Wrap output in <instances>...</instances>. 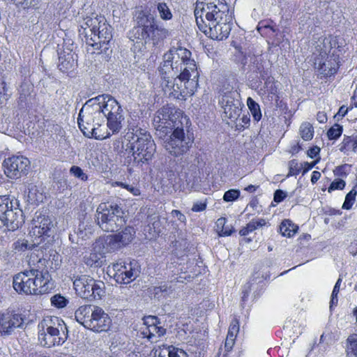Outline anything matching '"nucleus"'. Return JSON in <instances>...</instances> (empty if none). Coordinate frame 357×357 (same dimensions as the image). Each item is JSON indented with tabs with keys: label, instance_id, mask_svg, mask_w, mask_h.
I'll return each mask as SVG.
<instances>
[{
	"label": "nucleus",
	"instance_id": "f257e3e1",
	"mask_svg": "<svg viewBox=\"0 0 357 357\" xmlns=\"http://www.w3.org/2000/svg\"><path fill=\"white\" fill-rule=\"evenodd\" d=\"M191 52L185 48H171L163 56L159 68L161 86L165 94L175 98L192 96L198 86L199 73Z\"/></svg>",
	"mask_w": 357,
	"mask_h": 357
},
{
	"label": "nucleus",
	"instance_id": "f03ea898",
	"mask_svg": "<svg viewBox=\"0 0 357 357\" xmlns=\"http://www.w3.org/2000/svg\"><path fill=\"white\" fill-rule=\"evenodd\" d=\"M136 25L130 31L129 37L136 43H152L157 45L165 38L169 31L158 24L155 17L151 14L141 11L136 16Z\"/></svg>",
	"mask_w": 357,
	"mask_h": 357
},
{
	"label": "nucleus",
	"instance_id": "7ed1b4c3",
	"mask_svg": "<svg viewBox=\"0 0 357 357\" xmlns=\"http://www.w3.org/2000/svg\"><path fill=\"white\" fill-rule=\"evenodd\" d=\"M126 138L130 142V149L134 161L138 164L152 159L155 152V144L151 135L138 126H130Z\"/></svg>",
	"mask_w": 357,
	"mask_h": 357
},
{
	"label": "nucleus",
	"instance_id": "20e7f679",
	"mask_svg": "<svg viewBox=\"0 0 357 357\" xmlns=\"http://www.w3.org/2000/svg\"><path fill=\"white\" fill-rule=\"evenodd\" d=\"M188 123L189 119L181 109L169 105L159 109L153 119L156 135L161 139L177 126H188Z\"/></svg>",
	"mask_w": 357,
	"mask_h": 357
},
{
	"label": "nucleus",
	"instance_id": "39448f33",
	"mask_svg": "<svg viewBox=\"0 0 357 357\" xmlns=\"http://www.w3.org/2000/svg\"><path fill=\"white\" fill-rule=\"evenodd\" d=\"M90 102L102 115L107 118V127L112 134L119 132L122 128L124 119L122 109L117 100L109 94H102L89 99Z\"/></svg>",
	"mask_w": 357,
	"mask_h": 357
},
{
	"label": "nucleus",
	"instance_id": "423d86ee",
	"mask_svg": "<svg viewBox=\"0 0 357 357\" xmlns=\"http://www.w3.org/2000/svg\"><path fill=\"white\" fill-rule=\"evenodd\" d=\"M38 340L44 347L61 345L68 337V329L64 321L58 317H46L38 325Z\"/></svg>",
	"mask_w": 357,
	"mask_h": 357
},
{
	"label": "nucleus",
	"instance_id": "0eeeda50",
	"mask_svg": "<svg viewBox=\"0 0 357 357\" xmlns=\"http://www.w3.org/2000/svg\"><path fill=\"white\" fill-rule=\"evenodd\" d=\"M229 11L225 0H197L195 9L197 25L206 28L207 22L213 24L215 21L231 17Z\"/></svg>",
	"mask_w": 357,
	"mask_h": 357
},
{
	"label": "nucleus",
	"instance_id": "6e6552de",
	"mask_svg": "<svg viewBox=\"0 0 357 357\" xmlns=\"http://www.w3.org/2000/svg\"><path fill=\"white\" fill-rule=\"evenodd\" d=\"M102 115L87 100L79 111L77 118L79 128L83 134L88 137H94L96 139H104L109 137V132H102L101 126Z\"/></svg>",
	"mask_w": 357,
	"mask_h": 357
},
{
	"label": "nucleus",
	"instance_id": "1a4fd4ad",
	"mask_svg": "<svg viewBox=\"0 0 357 357\" xmlns=\"http://www.w3.org/2000/svg\"><path fill=\"white\" fill-rule=\"evenodd\" d=\"M75 317L84 328L98 333L107 331L112 324L110 317L101 307L91 305L80 306L75 311Z\"/></svg>",
	"mask_w": 357,
	"mask_h": 357
},
{
	"label": "nucleus",
	"instance_id": "9d476101",
	"mask_svg": "<svg viewBox=\"0 0 357 357\" xmlns=\"http://www.w3.org/2000/svg\"><path fill=\"white\" fill-rule=\"evenodd\" d=\"M96 221L102 230L110 232L119 230L126 222L122 208L113 203L99 204L96 210Z\"/></svg>",
	"mask_w": 357,
	"mask_h": 357
},
{
	"label": "nucleus",
	"instance_id": "9b49d317",
	"mask_svg": "<svg viewBox=\"0 0 357 357\" xmlns=\"http://www.w3.org/2000/svg\"><path fill=\"white\" fill-rule=\"evenodd\" d=\"M0 220L8 230L15 231L24 223L22 210L15 197L0 196Z\"/></svg>",
	"mask_w": 357,
	"mask_h": 357
},
{
	"label": "nucleus",
	"instance_id": "f8f14e48",
	"mask_svg": "<svg viewBox=\"0 0 357 357\" xmlns=\"http://www.w3.org/2000/svg\"><path fill=\"white\" fill-rule=\"evenodd\" d=\"M184 126H177L162 139L164 148L176 157L186 153L193 143V137L185 135Z\"/></svg>",
	"mask_w": 357,
	"mask_h": 357
},
{
	"label": "nucleus",
	"instance_id": "ddd939ff",
	"mask_svg": "<svg viewBox=\"0 0 357 357\" xmlns=\"http://www.w3.org/2000/svg\"><path fill=\"white\" fill-rule=\"evenodd\" d=\"M238 93L236 91H230L222 95L220 102L224 110L223 119H228L227 123H235L240 116L243 105L238 99Z\"/></svg>",
	"mask_w": 357,
	"mask_h": 357
},
{
	"label": "nucleus",
	"instance_id": "4468645a",
	"mask_svg": "<svg viewBox=\"0 0 357 357\" xmlns=\"http://www.w3.org/2000/svg\"><path fill=\"white\" fill-rule=\"evenodd\" d=\"M136 264L134 261L126 264L124 261H120L109 265L107 267L108 273L112 274L116 282L127 284L137 275L138 271L133 268Z\"/></svg>",
	"mask_w": 357,
	"mask_h": 357
},
{
	"label": "nucleus",
	"instance_id": "2eb2a0df",
	"mask_svg": "<svg viewBox=\"0 0 357 357\" xmlns=\"http://www.w3.org/2000/svg\"><path fill=\"white\" fill-rule=\"evenodd\" d=\"M53 228L54 222L50 217L36 213L31 221L29 233L36 239L40 238L50 236Z\"/></svg>",
	"mask_w": 357,
	"mask_h": 357
},
{
	"label": "nucleus",
	"instance_id": "dca6fc26",
	"mask_svg": "<svg viewBox=\"0 0 357 357\" xmlns=\"http://www.w3.org/2000/svg\"><path fill=\"white\" fill-rule=\"evenodd\" d=\"M30 165L29 159L22 155H13L3 161L4 172L10 178L20 177Z\"/></svg>",
	"mask_w": 357,
	"mask_h": 357
},
{
	"label": "nucleus",
	"instance_id": "f3484780",
	"mask_svg": "<svg viewBox=\"0 0 357 357\" xmlns=\"http://www.w3.org/2000/svg\"><path fill=\"white\" fill-rule=\"evenodd\" d=\"M231 17L222 19V20L215 21L213 24L210 22L206 23V28L198 26L199 29L206 36L213 40H222L227 38L230 31V26L228 24Z\"/></svg>",
	"mask_w": 357,
	"mask_h": 357
},
{
	"label": "nucleus",
	"instance_id": "a211bd4d",
	"mask_svg": "<svg viewBox=\"0 0 357 357\" xmlns=\"http://www.w3.org/2000/svg\"><path fill=\"white\" fill-rule=\"evenodd\" d=\"M24 318L21 314L7 310L0 313V333L2 335H10L15 328L22 326Z\"/></svg>",
	"mask_w": 357,
	"mask_h": 357
},
{
	"label": "nucleus",
	"instance_id": "6ab92c4d",
	"mask_svg": "<svg viewBox=\"0 0 357 357\" xmlns=\"http://www.w3.org/2000/svg\"><path fill=\"white\" fill-rule=\"evenodd\" d=\"M105 18L102 15H93L86 17L84 19L83 23L80 25L81 29L79 30L81 35H84L86 43L88 39L93 42H96V32L100 29V26L105 22Z\"/></svg>",
	"mask_w": 357,
	"mask_h": 357
},
{
	"label": "nucleus",
	"instance_id": "aec40b11",
	"mask_svg": "<svg viewBox=\"0 0 357 357\" xmlns=\"http://www.w3.org/2000/svg\"><path fill=\"white\" fill-rule=\"evenodd\" d=\"M109 252H111V248L106 245L103 238H100L93 244L92 252L84 257V262L89 266H101L104 255Z\"/></svg>",
	"mask_w": 357,
	"mask_h": 357
},
{
	"label": "nucleus",
	"instance_id": "412c9836",
	"mask_svg": "<svg viewBox=\"0 0 357 357\" xmlns=\"http://www.w3.org/2000/svg\"><path fill=\"white\" fill-rule=\"evenodd\" d=\"M135 231L131 227H126L121 232L115 235L107 236L103 238L106 245L111 248V251L118 248L122 245H125L130 243L135 236Z\"/></svg>",
	"mask_w": 357,
	"mask_h": 357
},
{
	"label": "nucleus",
	"instance_id": "4be33fe9",
	"mask_svg": "<svg viewBox=\"0 0 357 357\" xmlns=\"http://www.w3.org/2000/svg\"><path fill=\"white\" fill-rule=\"evenodd\" d=\"M74 290H102L105 289V284L102 281H96L93 278L82 275L73 282Z\"/></svg>",
	"mask_w": 357,
	"mask_h": 357
},
{
	"label": "nucleus",
	"instance_id": "5701e85b",
	"mask_svg": "<svg viewBox=\"0 0 357 357\" xmlns=\"http://www.w3.org/2000/svg\"><path fill=\"white\" fill-rule=\"evenodd\" d=\"M14 290H32L34 281L30 271L20 272L14 275L13 280Z\"/></svg>",
	"mask_w": 357,
	"mask_h": 357
},
{
	"label": "nucleus",
	"instance_id": "b1692460",
	"mask_svg": "<svg viewBox=\"0 0 357 357\" xmlns=\"http://www.w3.org/2000/svg\"><path fill=\"white\" fill-rule=\"evenodd\" d=\"M239 332V322L237 319H234L229 327L228 333L225 340V347L227 351L231 350L236 337Z\"/></svg>",
	"mask_w": 357,
	"mask_h": 357
},
{
	"label": "nucleus",
	"instance_id": "393cba45",
	"mask_svg": "<svg viewBox=\"0 0 357 357\" xmlns=\"http://www.w3.org/2000/svg\"><path fill=\"white\" fill-rule=\"evenodd\" d=\"M31 274L32 275L33 280L34 281V286L32 290H38V289H41L45 287V290H48L49 289H52V284L49 281V276L43 275L41 273L39 274L38 270L31 269Z\"/></svg>",
	"mask_w": 357,
	"mask_h": 357
},
{
	"label": "nucleus",
	"instance_id": "a878e982",
	"mask_svg": "<svg viewBox=\"0 0 357 357\" xmlns=\"http://www.w3.org/2000/svg\"><path fill=\"white\" fill-rule=\"evenodd\" d=\"M340 151L344 153L357 152V135L344 136L342 142L340 144Z\"/></svg>",
	"mask_w": 357,
	"mask_h": 357
},
{
	"label": "nucleus",
	"instance_id": "bb28decb",
	"mask_svg": "<svg viewBox=\"0 0 357 357\" xmlns=\"http://www.w3.org/2000/svg\"><path fill=\"white\" fill-rule=\"evenodd\" d=\"M112 38V27L105 22L96 32V43L98 40L100 44H107Z\"/></svg>",
	"mask_w": 357,
	"mask_h": 357
},
{
	"label": "nucleus",
	"instance_id": "cd10ccee",
	"mask_svg": "<svg viewBox=\"0 0 357 357\" xmlns=\"http://www.w3.org/2000/svg\"><path fill=\"white\" fill-rule=\"evenodd\" d=\"M298 227L289 220H283L280 225V233L288 238L293 236L298 231Z\"/></svg>",
	"mask_w": 357,
	"mask_h": 357
},
{
	"label": "nucleus",
	"instance_id": "c85d7f7f",
	"mask_svg": "<svg viewBox=\"0 0 357 357\" xmlns=\"http://www.w3.org/2000/svg\"><path fill=\"white\" fill-rule=\"evenodd\" d=\"M155 6L157 8L160 17L162 20L167 21L172 19V13L166 3L162 1H155Z\"/></svg>",
	"mask_w": 357,
	"mask_h": 357
},
{
	"label": "nucleus",
	"instance_id": "c756f323",
	"mask_svg": "<svg viewBox=\"0 0 357 357\" xmlns=\"http://www.w3.org/2000/svg\"><path fill=\"white\" fill-rule=\"evenodd\" d=\"M216 230L220 236H228L232 233V228L227 225V220L225 218L218 219L215 222Z\"/></svg>",
	"mask_w": 357,
	"mask_h": 357
},
{
	"label": "nucleus",
	"instance_id": "7c9ffc66",
	"mask_svg": "<svg viewBox=\"0 0 357 357\" xmlns=\"http://www.w3.org/2000/svg\"><path fill=\"white\" fill-rule=\"evenodd\" d=\"M347 357H357V334H351L347 338Z\"/></svg>",
	"mask_w": 357,
	"mask_h": 357
},
{
	"label": "nucleus",
	"instance_id": "2f4dec72",
	"mask_svg": "<svg viewBox=\"0 0 357 357\" xmlns=\"http://www.w3.org/2000/svg\"><path fill=\"white\" fill-rule=\"evenodd\" d=\"M299 134L303 140H311L314 135V128L310 123L303 122L300 126Z\"/></svg>",
	"mask_w": 357,
	"mask_h": 357
},
{
	"label": "nucleus",
	"instance_id": "473e14b6",
	"mask_svg": "<svg viewBox=\"0 0 357 357\" xmlns=\"http://www.w3.org/2000/svg\"><path fill=\"white\" fill-rule=\"evenodd\" d=\"M105 291H77V296L88 302H92L101 300L105 296Z\"/></svg>",
	"mask_w": 357,
	"mask_h": 357
},
{
	"label": "nucleus",
	"instance_id": "72a5a7b5",
	"mask_svg": "<svg viewBox=\"0 0 357 357\" xmlns=\"http://www.w3.org/2000/svg\"><path fill=\"white\" fill-rule=\"evenodd\" d=\"M247 105L254 119L257 121H259L261 118V113L259 104L257 103L252 98H248L247 100Z\"/></svg>",
	"mask_w": 357,
	"mask_h": 357
},
{
	"label": "nucleus",
	"instance_id": "f704fd0d",
	"mask_svg": "<svg viewBox=\"0 0 357 357\" xmlns=\"http://www.w3.org/2000/svg\"><path fill=\"white\" fill-rule=\"evenodd\" d=\"M263 62L261 55L255 56L252 61V69L261 76H264L265 74V68Z\"/></svg>",
	"mask_w": 357,
	"mask_h": 357
},
{
	"label": "nucleus",
	"instance_id": "c9c22d12",
	"mask_svg": "<svg viewBox=\"0 0 357 357\" xmlns=\"http://www.w3.org/2000/svg\"><path fill=\"white\" fill-rule=\"evenodd\" d=\"M357 186L354 188L345 197L344 202L342 204V208L349 210L351 208L357 195Z\"/></svg>",
	"mask_w": 357,
	"mask_h": 357
},
{
	"label": "nucleus",
	"instance_id": "e433bc0d",
	"mask_svg": "<svg viewBox=\"0 0 357 357\" xmlns=\"http://www.w3.org/2000/svg\"><path fill=\"white\" fill-rule=\"evenodd\" d=\"M68 303V299L60 294H57L51 298L52 305L57 308H63L66 307Z\"/></svg>",
	"mask_w": 357,
	"mask_h": 357
},
{
	"label": "nucleus",
	"instance_id": "4c0bfd02",
	"mask_svg": "<svg viewBox=\"0 0 357 357\" xmlns=\"http://www.w3.org/2000/svg\"><path fill=\"white\" fill-rule=\"evenodd\" d=\"M343 131L342 126L339 124H335L327 132V136L329 139H337L339 138Z\"/></svg>",
	"mask_w": 357,
	"mask_h": 357
},
{
	"label": "nucleus",
	"instance_id": "58836bf2",
	"mask_svg": "<svg viewBox=\"0 0 357 357\" xmlns=\"http://www.w3.org/2000/svg\"><path fill=\"white\" fill-rule=\"evenodd\" d=\"M148 330L149 333L148 335L149 339H151V337L154 336L155 334H157L158 337H161L166 332L165 328L161 326H158L157 324L153 326H149Z\"/></svg>",
	"mask_w": 357,
	"mask_h": 357
},
{
	"label": "nucleus",
	"instance_id": "ea45409f",
	"mask_svg": "<svg viewBox=\"0 0 357 357\" xmlns=\"http://www.w3.org/2000/svg\"><path fill=\"white\" fill-rule=\"evenodd\" d=\"M249 228L250 230L252 231L259 229L264 226H266L267 225V222L265 219L263 218H257V219H253L249 223Z\"/></svg>",
	"mask_w": 357,
	"mask_h": 357
},
{
	"label": "nucleus",
	"instance_id": "a19ab883",
	"mask_svg": "<svg viewBox=\"0 0 357 357\" xmlns=\"http://www.w3.org/2000/svg\"><path fill=\"white\" fill-rule=\"evenodd\" d=\"M240 196V191L238 190H229L227 192H225L223 196V199L225 202H233L236 199H237Z\"/></svg>",
	"mask_w": 357,
	"mask_h": 357
},
{
	"label": "nucleus",
	"instance_id": "79ce46f5",
	"mask_svg": "<svg viewBox=\"0 0 357 357\" xmlns=\"http://www.w3.org/2000/svg\"><path fill=\"white\" fill-rule=\"evenodd\" d=\"M70 172L75 177L81 179L82 181H86L88 178L87 175L83 172V170L77 166H73Z\"/></svg>",
	"mask_w": 357,
	"mask_h": 357
},
{
	"label": "nucleus",
	"instance_id": "37998d69",
	"mask_svg": "<svg viewBox=\"0 0 357 357\" xmlns=\"http://www.w3.org/2000/svg\"><path fill=\"white\" fill-rule=\"evenodd\" d=\"M169 352V357H188V354L183 349L174 347L173 346H168Z\"/></svg>",
	"mask_w": 357,
	"mask_h": 357
},
{
	"label": "nucleus",
	"instance_id": "c03bdc74",
	"mask_svg": "<svg viewBox=\"0 0 357 357\" xmlns=\"http://www.w3.org/2000/svg\"><path fill=\"white\" fill-rule=\"evenodd\" d=\"M301 166L298 165L297 160H291L289 162V174L288 176L297 175L301 171Z\"/></svg>",
	"mask_w": 357,
	"mask_h": 357
},
{
	"label": "nucleus",
	"instance_id": "a18cd8bd",
	"mask_svg": "<svg viewBox=\"0 0 357 357\" xmlns=\"http://www.w3.org/2000/svg\"><path fill=\"white\" fill-rule=\"evenodd\" d=\"M113 185L121 186V187L126 189L128 191H129L130 193H132L135 196H138L140 195V190L137 188H135L132 185L126 184L122 182H118V181L115 182L113 184Z\"/></svg>",
	"mask_w": 357,
	"mask_h": 357
},
{
	"label": "nucleus",
	"instance_id": "49530a36",
	"mask_svg": "<svg viewBox=\"0 0 357 357\" xmlns=\"http://www.w3.org/2000/svg\"><path fill=\"white\" fill-rule=\"evenodd\" d=\"M345 181L342 179H336L333 181L328 188V192H331L336 190H342L345 187Z\"/></svg>",
	"mask_w": 357,
	"mask_h": 357
},
{
	"label": "nucleus",
	"instance_id": "de8ad7c7",
	"mask_svg": "<svg viewBox=\"0 0 357 357\" xmlns=\"http://www.w3.org/2000/svg\"><path fill=\"white\" fill-rule=\"evenodd\" d=\"M70 59H73V56L72 55H68V59H64L63 56H62L61 55L59 56V66L60 67V69L61 70H68L69 68H70L72 66L70 62Z\"/></svg>",
	"mask_w": 357,
	"mask_h": 357
},
{
	"label": "nucleus",
	"instance_id": "09e8293b",
	"mask_svg": "<svg viewBox=\"0 0 357 357\" xmlns=\"http://www.w3.org/2000/svg\"><path fill=\"white\" fill-rule=\"evenodd\" d=\"M15 249L19 252L30 249V245L26 240H19L15 243Z\"/></svg>",
	"mask_w": 357,
	"mask_h": 357
},
{
	"label": "nucleus",
	"instance_id": "8fccbe9b",
	"mask_svg": "<svg viewBox=\"0 0 357 357\" xmlns=\"http://www.w3.org/2000/svg\"><path fill=\"white\" fill-rule=\"evenodd\" d=\"M250 123V117L248 115H243L240 119L239 122L236 123V128L237 130H242L245 127L249 126Z\"/></svg>",
	"mask_w": 357,
	"mask_h": 357
},
{
	"label": "nucleus",
	"instance_id": "3c124183",
	"mask_svg": "<svg viewBox=\"0 0 357 357\" xmlns=\"http://www.w3.org/2000/svg\"><path fill=\"white\" fill-rule=\"evenodd\" d=\"M287 197V192L282 190H277L274 192L273 199L275 202L280 203L282 202L284 198Z\"/></svg>",
	"mask_w": 357,
	"mask_h": 357
},
{
	"label": "nucleus",
	"instance_id": "603ef678",
	"mask_svg": "<svg viewBox=\"0 0 357 357\" xmlns=\"http://www.w3.org/2000/svg\"><path fill=\"white\" fill-rule=\"evenodd\" d=\"M155 356L154 357H169V352L167 347H163V348H160L158 350H155Z\"/></svg>",
	"mask_w": 357,
	"mask_h": 357
},
{
	"label": "nucleus",
	"instance_id": "864d4df0",
	"mask_svg": "<svg viewBox=\"0 0 357 357\" xmlns=\"http://www.w3.org/2000/svg\"><path fill=\"white\" fill-rule=\"evenodd\" d=\"M206 204L204 202H196L193 204L192 211L194 212H200L206 209Z\"/></svg>",
	"mask_w": 357,
	"mask_h": 357
},
{
	"label": "nucleus",
	"instance_id": "5fc2aeb1",
	"mask_svg": "<svg viewBox=\"0 0 357 357\" xmlns=\"http://www.w3.org/2000/svg\"><path fill=\"white\" fill-rule=\"evenodd\" d=\"M158 323V318L155 316H149L145 319V324H149V326H153Z\"/></svg>",
	"mask_w": 357,
	"mask_h": 357
},
{
	"label": "nucleus",
	"instance_id": "6e6d98bb",
	"mask_svg": "<svg viewBox=\"0 0 357 357\" xmlns=\"http://www.w3.org/2000/svg\"><path fill=\"white\" fill-rule=\"evenodd\" d=\"M320 151V149L318 146H314L308 150L307 155L311 158L316 157Z\"/></svg>",
	"mask_w": 357,
	"mask_h": 357
},
{
	"label": "nucleus",
	"instance_id": "4d7b16f0",
	"mask_svg": "<svg viewBox=\"0 0 357 357\" xmlns=\"http://www.w3.org/2000/svg\"><path fill=\"white\" fill-rule=\"evenodd\" d=\"M314 165L315 162L309 163L307 162L301 164V167L303 168V174H304L305 173L310 170L314 167Z\"/></svg>",
	"mask_w": 357,
	"mask_h": 357
},
{
	"label": "nucleus",
	"instance_id": "13d9d810",
	"mask_svg": "<svg viewBox=\"0 0 357 357\" xmlns=\"http://www.w3.org/2000/svg\"><path fill=\"white\" fill-rule=\"evenodd\" d=\"M172 215L176 217L181 222H183L185 220V215L178 210H173L172 211Z\"/></svg>",
	"mask_w": 357,
	"mask_h": 357
},
{
	"label": "nucleus",
	"instance_id": "bf43d9fd",
	"mask_svg": "<svg viewBox=\"0 0 357 357\" xmlns=\"http://www.w3.org/2000/svg\"><path fill=\"white\" fill-rule=\"evenodd\" d=\"M36 5V0H23L22 5L24 8H29L35 6Z\"/></svg>",
	"mask_w": 357,
	"mask_h": 357
},
{
	"label": "nucleus",
	"instance_id": "052dcab7",
	"mask_svg": "<svg viewBox=\"0 0 357 357\" xmlns=\"http://www.w3.org/2000/svg\"><path fill=\"white\" fill-rule=\"evenodd\" d=\"M337 293H335V291H333L331 299L330 302V310H332V307L334 305H336L337 303L338 299L337 296Z\"/></svg>",
	"mask_w": 357,
	"mask_h": 357
},
{
	"label": "nucleus",
	"instance_id": "680f3d73",
	"mask_svg": "<svg viewBox=\"0 0 357 357\" xmlns=\"http://www.w3.org/2000/svg\"><path fill=\"white\" fill-rule=\"evenodd\" d=\"M321 177V173L317 171H314L311 176V182L315 183Z\"/></svg>",
	"mask_w": 357,
	"mask_h": 357
},
{
	"label": "nucleus",
	"instance_id": "e2e57ef3",
	"mask_svg": "<svg viewBox=\"0 0 357 357\" xmlns=\"http://www.w3.org/2000/svg\"><path fill=\"white\" fill-rule=\"evenodd\" d=\"M347 112H348V108L343 105L340 107L339 111H338L337 114H336V116H340L343 117L347 114Z\"/></svg>",
	"mask_w": 357,
	"mask_h": 357
},
{
	"label": "nucleus",
	"instance_id": "0e129e2a",
	"mask_svg": "<svg viewBox=\"0 0 357 357\" xmlns=\"http://www.w3.org/2000/svg\"><path fill=\"white\" fill-rule=\"evenodd\" d=\"M250 232H252L251 230H250V228H249V225L247 224L246 227L242 228L240 231H239V234L241 236H247L248 234H249Z\"/></svg>",
	"mask_w": 357,
	"mask_h": 357
},
{
	"label": "nucleus",
	"instance_id": "69168bd1",
	"mask_svg": "<svg viewBox=\"0 0 357 357\" xmlns=\"http://www.w3.org/2000/svg\"><path fill=\"white\" fill-rule=\"evenodd\" d=\"M326 115L324 114V113H321V112H319L317 114V120L320 122V123H324L326 121Z\"/></svg>",
	"mask_w": 357,
	"mask_h": 357
},
{
	"label": "nucleus",
	"instance_id": "338daca9",
	"mask_svg": "<svg viewBox=\"0 0 357 357\" xmlns=\"http://www.w3.org/2000/svg\"><path fill=\"white\" fill-rule=\"evenodd\" d=\"M257 188V186H255L254 185H250L245 188V190H246L249 192H253L256 190Z\"/></svg>",
	"mask_w": 357,
	"mask_h": 357
},
{
	"label": "nucleus",
	"instance_id": "774afa93",
	"mask_svg": "<svg viewBox=\"0 0 357 357\" xmlns=\"http://www.w3.org/2000/svg\"><path fill=\"white\" fill-rule=\"evenodd\" d=\"M341 282H342L341 278H339L337 280V281L336 282V283H335L333 290H339L340 288V283H341Z\"/></svg>",
	"mask_w": 357,
	"mask_h": 357
}]
</instances>
